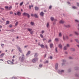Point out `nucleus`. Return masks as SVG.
Wrapping results in <instances>:
<instances>
[{
    "label": "nucleus",
    "mask_w": 79,
    "mask_h": 79,
    "mask_svg": "<svg viewBox=\"0 0 79 79\" xmlns=\"http://www.w3.org/2000/svg\"><path fill=\"white\" fill-rule=\"evenodd\" d=\"M2 26L1 25H0V29H2Z\"/></svg>",
    "instance_id": "nucleus-52"
},
{
    "label": "nucleus",
    "mask_w": 79,
    "mask_h": 79,
    "mask_svg": "<svg viewBox=\"0 0 79 79\" xmlns=\"http://www.w3.org/2000/svg\"><path fill=\"white\" fill-rule=\"evenodd\" d=\"M2 20H3V21H5V19H2Z\"/></svg>",
    "instance_id": "nucleus-61"
},
{
    "label": "nucleus",
    "mask_w": 79,
    "mask_h": 79,
    "mask_svg": "<svg viewBox=\"0 0 79 79\" xmlns=\"http://www.w3.org/2000/svg\"><path fill=\"white\" fill-rule=\"evenodd\" d=\"M23 15L24 16H27L28 18H29V17H30V15L29 14L26 13H24L23 14Z\"/></svg>",
    "instance_id": "nucleus-3"
},
{
    "label": "nucleus",
    "mask_w": 79,
    "mask_h": 79,
    "mask_svg": "<svg viewBox=\"0 0 79 79\" xmlns=\"http://www.w3.org/2000/svg\"><path fill=\"white\" fill-rule=\"evenodd\" d=\"M75 40L76 42H77V43H78V44H79V41L78 40Z\"/></svg>",
    "instance_id": "nucleus-29"
},
{
    "label": "nucleus",
    "mask_w": 79,
    "mask_h": 79,
    "mask_svg": "<svg viewBox=\"0 0 79 79\" xmlns=\"http://www.w3.org/2000/svg\"><path fill=\"white\" fill-rule=\"evenodd\" d=\"M45 47L46 48H48V47H47V45H46L45 46Z\"/></svg>",
    "instance_id": "nucleus-50"
},
{
    "label": "nucleus",
    "mask_w": 79,
    "mask_h": 79,
    "mask_svg": "<svg viewBox=\"0 0 79 79\" xmlns=\"http://www.w3.org/2000/svg\"><path fill=\"white\" fill-rule=\"evenodd\" d=\"M63 39L64 40H68L69 39V38L68 37V36H63Z\"/></svg>",
    "instance_id": "nucleus-4"
},
{
    "label": "nucleus",
    "mask_w": 79,
    "mask_h": 79,
    "mask_svg": "<svg viewBox=\"0 0 79 79\" xmlns=\"http://www.w3.org/2000/svg\"><path fill=\"white\" fill-rule=\"evenodd\" d=\"M18 22H17L15 23V26H17V25H18Z\"/></svg>",
    "instance_id": "nucleus-34"
},
{
    "label": "nucleus",
    "mask_w": 79,
    "mask_h": 79,
    "mask_svg": "<svg viewBox=\"0 0 79 79\" xmlns=\"http://www.w3.org/2000/svg\"><path fill=\"white\" fill-rule=\"evenodd\" d=\"M1 46L2 47H3V46H4V44H1Z\"/></svg>",
    "instance_id": "nucleus-45"
},
{
    "label": "nucleus",
    "mask_w": 79,
    "mask_h": 79,
    "mask_svg": "<svg viewBox=\"0 0 79 79\" xmlns=\"http://www.w3.org/2000/svg\"><path fill=\"white\" fill-rule=\"evenodd\" d=\"M47 56V55L46 54H45L44 55V58H45V57H46V56Z\"/></svg>",
    "instance_id": "nucleus-58"
},
{
    "label": "nucleus",
    "mask_w": 79,
    "mask_h": 79,
    "mask_svg": "<svg viewBox=\"0 0 79 79\" xmlns=\"http://www.w3.org/2000/svg\"><path fill=\"white\" fill-rule=\"evenodd\" d=\"M46 26L48 28L49 26V23H48L47 24Z\"/></svg>",
    "instance_id": "nucleus-17"
},
{
    "label": "nucleus",
    "mask_w": 79,
    "mask_h": 79,
    "mask_svg": "<svg viewBox=\"0 0 79 79\" xmlns=\"http://www.w3.org/2000/svg\"><path fill=\"white\" fill-rule=\"evenodd\" d=\"M40 15L41 16H43L44 15V13H43V12H42L40 13Z\"/></svg>",
    "instance_id": "nucleus-10"
},
{
    "label": "nucleus",
    "mask_w": 79,
    "mask_h": 79,
    "mask_svg": "<svg viewBox=\"0 0 79 79\" xmlns=\"http://www.w3.org/2000/svg\"><path fill=\"white\" fill-rule=\"evenodd\" d=\"M55 41H56V42H58V41L59 40H58V39L56 38L55 39Z\"/></svg>",
    "instance_id": "nucleus-27"
},
{
    "label": "nucleus",
    "mask_w": 79,
    "mask_h": 79,
    "mask_svg": "<svg viewBox=\"0 0 79 79\" xmlns=\"http://www.w3.org/2000/svg\"><path fill=\"white\" fill-rule=\"evenodd\" d=\"M54 21H57V20H56V19H54Z\"/></svg>",
    "instance_id": "nucleus-63"
},
{
    "label": "nucleus",
    "mask_w": 79,
    "mask_h": 79,
    "mask_svg": "<svg viewBox=\"0 0 79 79\" xmlns=\"http://www.w3.org/2000/svg\"><path fill=\"white\" fill-rule=\"evenodd\" d=\"M72 8H74V9H76V7L75 6H73L72 7Z\"/></svg>",
    "instance_id": "nucleus-37"
},
{
    "label": "nucleus",
    "mask_w": 79,
    "mask_h": 79,
    "mask_svg": "<svg viewBox=\"0 0 79 79\" xmlns=\"http://www.w3.org/2000/svg\"><path fill=\"white\" fill-rule=\"evenodd\" d=\"M48 63V61L47 60L45 62H44V64H45V63Z\"/></svg>",
    "instance_id": "nucleus-30"
},
{
    "label": "nucleus",
    "mask_w": 79,
    "mask_h": 79,
    "mask_svg": "<svg viewBox=\"0 0 79 79\" xmlns=\"http://www.w3.org/2000/svg\"><path fill=\"white\" fill-rule=\"evenodd\" d=\"M13 27V26L12 25L10 24L9 25L10 27Z\"/></svg>",
    "instance_id": "nucleus-39"
},
{
    "label": "nucleus",
    "mask_w": 79,
    "mask_h": 79,
    "mask_svg": "<svg viewBox=\"0 0 79 79\" xmlns=\"http://www.w3.org/2000/svg\"><path fill=\"white\" fill-rule=\"evenodd\" d=\"M65 27H70V26L69 25H65Z\"/></svg>",
    "instance_id": "nucleus-28"
},
{
    "label": "nucleus",
    "mask_w": 79,
    "mask_h": 79,
    "mask_svg": "<svg viewBox=\"0 0 79 79\" xmlns=\"http://www.w3.org/2000/svg\"><path fill=\"white\" fill-rule=\"evenodd\" d=\"M4 55V53L1 54L0 55V58H3V56Z\"/></svg>",
    "instance_id": "nucleus-14"
},
{
    "label": "nucleus",
    "mask_w": 79,
    "mask_h": 79,
    "mask_svg": "<svg viewBox=\"0 0 79 79\" xmlns=\"http://www.w3.org/2000/svg\"><path fill=\"white\" fill-rule=\"evenodd\" d=\"M5 8H6V9L8 10V6H6L5 7Z\"/></svg>",
    "instance_id": "nucleus-32"
},
{
    "label": "nucleus",
    "mask_w": 79,
    "mask_h": 79,
    "mask_svg": "<svg viewBox=\"0 0 79 79\" xmlns=\"http://www.w3.org/2000/svg\"><path fill=\"white\" fill-rule=\"evenodd\" d=\"M34 16L35 18H37V15L36 14H35Z\"/></svg>",
    "instance_id": "nucleus-33"
},
{
    "label": "nucleus",
    "mask_w": 79,
    "mask_h": 79,
    "mask_svg": "<svg viewBox=\"0 0 79 79\" xmlns=\"http://www.w3.org/2000/svg\"><path fill=\"white\" fill-rule=\"evenodd\" d=\"M31 6H29V8L30 9H31Z\"/></svg>",
    "instance_id": "nucleus-49"
},
{
    "label": "nucleus",
    "mask_w": 79,
    "mask_h": 79,
    "mask_svg": "<svg viewBox=\"0 0 79 79\" xmlns=\"http://www.w3.org/2000/svg\"><path fill=\"white\" fill-rule=\"evenodd\" d=\"M31 24V26H33L34 23V22H31L30 23Z\"/></svg>",
    "instance_id": "nucleus-21"
},
{
    "label": "nucleus",
    "mask_w": 79,
    "mask_h": 79,
    "mask_svg": "<svg viewBox=\"0 0 79 79\" xmlns=\"http://www.w3.org/2000/svg\"><path fill=\"white\" fill-rule=\"evenodd\" d=\"M69 47V44H67V47Z\"/></svg>",
    "instance_id": "nucleus-38"
},
{
    "label": "nucleus",
    "mask_w": 79,
    "mask_h": 79,
    "mask_svg": "<svg viewBox=\"0 0 79 79\" xmlns=\"http://www.w3.org/2000/svg\"><path fill=\"white\" fill-rule=\"evenodd\" d=\"M77 5L78 6H79V3H77Z\"/></svg>",
    "instance_id": "nucleus-51"
},
{
    "label": "nucleus",
    "mask_w": 79,
    "mask_h": 79,
    "mask_svg": "<svg viewBox=\"0 0 79 79\" xmlns=\"http://www.w3.org/2000/svg\"><path fill=\"white\" fill-rule=\"evenodd\" d=\"M77 47H78V48H79V44L77 45Z\"/></svg>",
    "instance_id": "nucleus-59"
},
{
    "label": "nucleus",
    "mask_w": 79,
    "mask_h": 79,
    "mask_svg": "<svg viewBox=\"0 0 79 79\" xmlns=\"http://www.w3.org/2000/svg\"><path fill=\"white\" fill-rule=\"evenodd\" d=\"M62 35H61V33L60 32L59 33V37H61Z\"/></svg>",
    "instance_id": "nucleus-26"
},
{
    "label": "nucleus",
    "mask_w": 79,
    "mask_h": 79,
    "mask_svg": "<svg viewBox=\"0 0 79 79\" xmlns=\"http://www.w3.org/2000/svg\"><path fill=\"white\" fill-rule=\"evenodd\" d=\"M38 56V55H37V53H35L34 56L35 58H35L33 60H32V62H33V63H35V62H36V61L38 60V58H36Z\"/></svg>",
    "instance_id": "nucleus-1"
},
{
    "label": "nucleus",
    "mask_w": 79,
    "mask_h": 79,
    "mask_svg": "<svg viewBox=\"0 0 79 79\" xmlns=\"http://www.w3.org/2000/svg\"><path fill=\"white\" fill-rule=\"evenodd\" d=\"M33 31H31L30 33L31 34H33Z\"/></svg>",
    "instance_id": "nucleus-46"
},
{
    "label": "nucleus",
    "mask_w": 79,
    "mask_h": 79,
    "mask_svg": "<svg viewBox=\"0 0 79 79\" xmlns=\"http://www.w3.org/2000/svg\"><path fill=\"white\" fill-rule=\"evenodd\" d=\"M1 10H4V9L3 8H1Z\"/></svg>",
    "instance_id": "nucleus-56"
},
{
    "label": "nucleus",
    "mask_w": 79,
    "mask_h": 79,
    "mask_svg": "<svg viewBox=\"0 0 79 79\" xmlns=\"http://www.w3.org/2000/svg\"><path fill=\"white\" fill-rule=\"evenodd\" d=\"M59 48H60L61 49V48H62V45H61V44H59Z\"/></svg>",
    "instance_id": "nucleus-13"
},
{
    "label": "nucleus",
    "mask_w": 79,
    "mask_h": 79,
    "mask_svg": "<svg viewBox=\"0 0 79 79\" xmlns=\"http://www.w3.org/2000/svg\"><path fill=\"white\" fill-rule=\"evenodd\" d=\"M30 53H31V52H30V51H28V52H27V53L26 54L27 56H28V55H29V54H30Z\"/></svg>",
    "instance_id": "nucleus-15"
},
{
    "label": "nucleus",
    "mask_w": 79,
    "mask_h": 79,
    "mask_svg": "<svg viewBox=\"0 0 79 79\" xmlns=\"http://www.w3.org/2000/svg\"><path fill=\"white\" fill-rule=\"evenodd\" d=\"M50 59H51V60H52V56H51L50 57Z\"/></svg>",
    "instance_id": "nucleus-53"
},
{
    "label": "nucleus",
    "mask_w": 79,
    "mask_h": 79,
    "mask_svg": "<svg viewBox=\"0 0 79 79\" xmlns=\"http://www.w3.org/2000/svg\"><path fill=\"white\" fill-rule=\"evenodd\" d=\"M44 30H43V31H41V33H42V34H43L44 33Z\"/></svg>",
    "instance_id": "nucleus-41"
},
{
    "label": "nucleus",
    "mask_w": 79,
    "mask_h": 79,
    "mask_svg": "<svg viewBox=\"0 0 79 79\" xmlns=\"http://www.w3.org/2000/svg\"><path fill=\"white\" fill-rule=\"evenodd\" d=\"M55 50H56V52H57V48H56Z\"/></svg>",
    "instance_id": "nucleus-47"
},
{
    "label": "nucleus",
    "mask_w": 79,
    "mask_h": 79,
    "mask_svg": "<svg viewBox=\"0 0 79 79\" xmlns=\"http://www.w3.org/2000/svg\"><path fill=\"white\" fill-rule=\"evenodd\" d=\"M31 16H34V14H31Z\"/></svg>",
    "instance_id": "nucleus-48"
},
{
    "label": "nucleus",
    "mask_w": 79,
    "mask_h": 79,
    "mask_svg": "<svg viewBox=\"0 0 79 79\" xmlns=\"http://www.w3.org/2000/svg\"><path fill=\"white\" fill-rule=\"evenodd\" d=\"M12 8V7L11 6H10L8 8V10H10Z\"/></svg>",
    "instance_id": "nucleus-18"
},
{
    "label": "nucleus",
    "mask_w": 79,
    "mask_h": 79,
    "mask_svg": "<svg viewBox=\"0 0 79 79\" xmlns=\"http://www.w3.org/2000/svg\"><path fill=\"white\" fill-rule=\"evenodd\" d=\"M40 36L42 38H43V35H42L40 34Z\"/></svg>",
    "instance_id": "nucleus-36"
},
{
    "label": "nucleus",
    "mask_w": 79,
    "mask_h": 79,
    "mask_svg": "<svg viewBox=\"0 0 79 79\" xmlns=\"http://www.w3.org/2000/svg\"><path fill=\"white\" fill-rule=\"evenodd\" d=\"M50 46L51 48H52V47H53V44L51 43V44H50Z\"/></svg>",
    "instance_id": "nucleus-12"
},
{
    "label": "nucleus",
    "mask_w": 79,
    "mask_h": 79,
    "mask_svg": "<svg viewBox=\"0 0 79 79\" xmlns=\"http://www.w3.org/2000/svg\"><path fill=\"white\" fill-rule=\"evenodd\" d=\"M52 42V40H49L48 41V43H49V42Z\"/></svg>",
    "instance_id": "nucleus-40"
},
{
    "label": "nucleus",
    "mask_w": 79,
    "mask_h": 79,
    "mask_svg": "<svg viewBox=\"0 0 79 79\" xmlns=\"http://www.w3.org/2000/svg\"><path fill=\"white\" fill-rule=\"evenodd\" d=\"M65 61H66V60H63V62H65Z\"/></svg>",
    "instance_id": "nucleus-57"
},
{
    "label": "nucleus",
    "mask_w": 79,
    "mask_h": 79,
    "mask_svg": "<svg viewBox=\"0 0 79 79\" xmlns=\"http://www.w3.org/2000/svg\"><path fill=\"white\" fill-rule=\"evenodd\" d=\"M17 15L19 16H20L21 15V13L19 12H17Z\"/></svg>",
    "instance_id": "nucleus-16"
},
{
    "label": "nucleus",
    "mask_w": 79,
    "mask_h": 79,
    "mask_svg": "<svg viewBox=\"0 0 79 79\" xmlns=\"http://www.w3.org/2000/svg\"><path fill=\"white\" fill-rule=\"evenodd\" d=\"M40 46L42 48H45V46L44 45L41 44Z\"/></svg>",
    "instance_id": "nucleus-11"
},
{
    "label": "nucleus",
    "mask_w": 79,
    "mask_h": 79,
    "mask_svg": "<svg viewBox=\"0 0 79 79\" xmlns=\"http://www.w3.org/2000/svg\"><path fill=\"white\" fill-rule=\"evenodd\" d=\"M23 2H22L21 3H20V6H22V5H23Z\"/></svg>",
    "instance_id": "nucleus-31"
},
{
    "label": "nucleus",
    "mask_w": 79,
    "mask_h": 79,
    "mask_svg": "<svg viewBox=\"0 0 79 79\" xmlns=\"http://www.w3.org/2000/svg\"><path fill=\"white\" fill-rule=\"evenodd\" d=\"M60 23H61L62 24H63V23H64V21L63 20H60Z\"/></svg>",
    "instance_id": "nucleus-20"
},
{
    "label": "nucleus",
    "mask_w": 79,
    "mask_h": 79,
    "mask_svg": "<svg viewBox=\"0 0 79 79\" xmlns=\"http://www.w3.org/2000/svg\"><path fill=\"white\" fill-rule=\"evenodd\" d=\"M15 56H13V58H15Z\"/></svg>",
    "instance_id": "nucleus-64"
},
{
    "label": "nucleus",
    "mask_w": 79,
    "mask_h": 79,
    "mask_svg": "<svg viewBox=\"0 0 79 79\" xmlns=\"http://www.w3.org/2000/svg\"><path fill=\"white\" fill-rule=\"evenodd\" d=\"M19 60H20L21 61H23L24 60V54H22V57H19Z\"/></svg>",
    "instance_id": "nucleus-2"
},
{
    "label": "nucleus",
    "mask_w": 79,
    "mask_h": 79,
    "mask_svg": "<svg viewBox=\"0 0 79 79\" xmlns=\"http://www.w3.org/2000/svg\"><path fill=\"white\" fill-rule=\"evenodd\" d=\"M13 13L12 11H10V14H11V15H12L13 14Z\"/></svg>",
    "instance_id": "nucleus-42"
},
{
    "label": "nucleus",
    "mask_w": 79,
    "mask_h": 79,
    "mask_svg": "<svg viewBox=\"0 0 79 79\" xmlns=\"http://www.w3.org/2000/svg\"><path fill=\"white\" fill-rule=\"evenodd\" d=\"M39 67H40V68H42V65H40Z\"/></svg>",
    "instance_id": "nucleus-43"
},
{
    "label": "nucleus",
    "mask_w": 79,
    "mask_h": 79,
    "mask_svg": "<svg viewBox=\"0 0 79 79\" xmlns=\"http://www.w3.org/2000/svg\"><path fill=\"white\" fill-rule=\"evenodd\" d=\"M69 35L70 36H73V34H70Z\"/></svg>",
    "instance_id": "nucleus-60"
},
{
    "label": "nucleus",
    "mask_w": 79,
    "mask_h": 79,
    "mask_svg": "<svg viewBox=\"0 0 79 79\" xmlns=\"http://www.w3.org/2000/svg\"><path fill=\"white\" fill-rule=\"evenodd\" d=\"M28 47V46H24L25 48H26L27 47Z\"/></svg>",
    "instance_id": "nucleus-54"
},
{
    "label": "nucleus",
    "mask_w": 79,
    "mask_h": 79,
    "mask_svg": "<svg viewBox=\"0 0 79 79\" xmlns=\"http://www.w3.org/2000/svg\"><path fill=\"white\" fill-rule=\"evenodd\" d=\"M35 10H39V8L37 7H35Z\"/></svg>",
    "instance_id": "nucleus-19"
},
{
    "label": "nucleus",
    "mask_w": 79,
    "mask_h": 79,
    "mask_svg": "<svg viewBox=\"0 0 79 79\" xmlns=\"http://www.w3.org/2000/svg\"><path fill=\"white\" fill-rule=\"evenodd\" d=\"M51 21H53L54 20V18H53V17H51Z\"/></svg>",
    "instance_id": "nucleus-23"
},
{
    "label": "nucleus",
    "mask_w": 79,
    "mask_h": 79,
    "mask_svg": "<svg viewBox=\"0 0 79 79\" xmlns=\"http://www.w3.org/2000/svg\"><path fill=\"white\" fill-rule=\"evenodd\" d=\"M75 21H76V22H77V23H79V20H75Z\"/></svg>",
    "instance_id": "nucleus-35"
},
{
    "label": "nucleus",
    "mask_w": 79,
    "mask_h": 79,
    "mask_svg": "<svg viewBox=\"0 0 79 79\" xmlns=\"http://www.w3.org/2000/svg\"><path fill=\"white\" fill-rule=\"evenodd\" d=\"M17 48H18L20 52L21 53L22 52V50H21V48H20L19 47H18Z\"/></svg>",
    "instance_id": "nucleus-9"
},
{
    "label": "nucleus",
    "mask_w": 79,
    "mask_h": 79,
    "mask_svg": "<svg viewBox=\"0 0 79 79\" xmlns=\"http://www.w3.org/2000/svg\"><path fill=\"white\" fill-rule=\"evenodd\" d=\"M69 59H72L73 58L71 57H69Z\"/></svg>",
    "instance_id": "nucleus-55"
},
{
    "label": "nucleus",
    "mask_w": 79,
    "mask_h": 79,
    "mask_svg": "<svg viewBox=\"0 0 79 79\" xmlns=\"http://www.w3.org/2000/svg\"><path fill=\"white\" fill-rule=\"evenodd\" d=\"M52 6H49V9H51L52 8Z\"/></svg>",
    "instance_id": "nucleus-44"
},
{
    "label": "nucleus",
    "mask_w": 79,
    "mask_h": 79,
    "mask_svg": "<svg viewBox=\"0 0 79 79\" xmlns=\"http://www.w3.org/2000/svg\"><path fill=\"white\" fill-rule=\"evenodd\" d=\"M12 41L13 42H14V41H15V39H13V40H12Z\"/></svg>",
    "instance_id": "nucleus-62"
},
{
    "label": "nucleus",
    "mask_w": 79,
    "mask_h": 79,
    "mask_svg": "<svg viewBox=\"0 0 79 79\" xmlns=\"http://www.w3.org/2000/svg\"><path fill=\"white\" fill-rule=\"evenodd\" d=\"M58 64L57 63H56L55 65V69H58Z\"/></svg>",
    "instance_id": "nucleus-7"
},
{
    "label": "nucleus",
    "mask_w": 79,
    "mask_h": 79,
    "mask_svg": "<svg viewBox=\"0 0 79 79\" xmlns=\"http://www.w3.org/2000/svg\"><path fill=\"white\" fill-rule=\"evenodd\" d=\"M27 29L28 31H31L32 30V29L31 28H28Z\"/></svg>",
    "instance_id": "nucleus-22"
},
{
    "label": "nucleus",
    "mask_w": 79,
    "mask_h": 79,
    "mask_svg": "<svg viewBox=\"0 0 79 79\" xmlns=\"http://www.w3.org/2000/svg\"><path fill=\"white\" fill-rule=\"evenodd\" d=\"M7 62L9 64H13V63L10 60H8Z\"/></svg>",
    "instance_id": "nucleus-5"
},
{
    "label": "nucleus",
    "mask_w": 79,
    "mask_h": 79,
    "mask_svg": "<svg viewBox=\"0 0 79 79\" xmlns=\"http://www.w3.org/2000/svg\"><path fill=\"white\" fill-rule=\"evenodd\" d=\"M10 23V21H6V24H8Z\"/></svg>",
    "instance_id": "nucleus-25"
},
{
    "label": "nucleus",
    "mask_w": 79,
    "mask_h": 79,
    "mask_svg": "<svg viewBox=\"0 0 79 79\" xmlns=\"http://www.w3.org/2000/svg\"><path fill=\"white\" fill-rule=\"evenodd\" d=\"M74 33L75 35H79V33H78V32L77 31H75L74 32Z\"/></svg>",
    "instance_id": "nucleus-6"
},
{
    "label": "nucleus",
    "mask_w": 79,
    "mask_h": 79,
    "mask_svg": "<svg viewBox=\"0 0 79 79\" xmlns=\"http://www.w3.org/2000/svg\"><path fill=\"white\" fill-rule=\"evenodd\" d=\"M64 70H62L61 71H60L58 72V73H59V74H61L62 73H64Z\"/></svg>",
    "instance_id": "nucleus-8"
},
{
    "label": "nucleus",
    "mask_w": 79,
    "mask_h": 79,
    "mask_svg": "<svg viewBox=\"0 0 79 79\" xmlns=\"http://www.w3.org/2000/svg\"><path fill=\"white\" fill-rule=\"evenodd\" d=\"M64 50H67V47L66 46H65L64 48Z\"/></svg>",
    "instance_id": "nucleus-24"
}]
</instances>
